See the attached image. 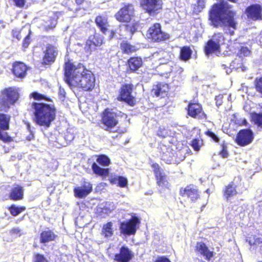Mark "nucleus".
Segmentation results:
<instances>
[{"mask_svg": "<svg viewBox=\"0 0 262 262\" xmlns=\"http://www.w3.org/2000/svg\"><path fill=\"white\" fill-rule=\"evenodd\" d=\"M154 173L157 180V184L162 188H168L169 184L167 180L166 176L158 164L155 163L152 165Z\"/></svg>", "mask_w": 262, "mask_h": 262, "instance_id": "12", "label": "nucleus"}, {"mask_svg": "<svg viewBox=\"0 0 262 262\" xmlns=\"http://www.w3.org/2000/svg\"><path fill=\"white\" fill-rule=\"evenodd\" d=\"M237 192L235 187L232 184H230L227 186L224 190V196L228 200L229 198L235 195Z\"/></svg>", "mask_w": 262, "mask_h": 262, "instance_id": "35", "label": "nucleus"}, {"mask_svg": "<svg viewBox=\"0 0 262 262\" xmlns=\"http://www.w3.org/2000/svg\"><path fill=\"white\" fill-rule=\"evenodd\" d=\"M19 98L17 90L15 88L4 89L0 97V103L3 105V109L8 108L14 104Z\"/></svg>", "mask_w": 262, "mask_h": 262, "instance_id": "4", "label": "nucleus"}, {"mask_svg": "<svg viewBox=\"0 0 262 262\" xmlns=\"http://www.w3.org/2000/svg\"><path fill=\"white\" fill-rule=\"evenodd\" d=\"M224 40V38L222 34L218 33L215 34L212 36V38L210 39V44L212 43L211 42H213V43L219 45V47L220 48V45L223 42Z\"/></svg>", "mask_w": 262, "mask_h": 262, "instance_id": "37", "label": "nucleus"}, {"mask_svg": "<svg viewBox=\"0 0 262 262\" xmlns=\"http://www.w3.org/2000/svg\"><path fill=\"white\" fill-rule=\"evenodd\" d=\"M66 82L71 87L91 91L95 86V78L92 72L81 63L75 64L68 61L64 66Z\"/></svg>", "mask_w": 262, "mask_h": 262, "instance_id": "1", "label": "nucleus"}, {"mask_svg": "<svg viewBox=\"0 0 262 262\" xmlns=\"http://www.w3.org/2000/svg\"><path fill=\"white\" fill-rule=\"evenodd\" d=\"M155 58H158L160 64H164L168 62L169 58L168 53L164 51H161L159 52L154 54Z\"/></svg>", "mask_w": 262, "mask_h": 262, "instance_id": "29", "label": "nucleus"}, {"mask_svg": "<svg viewBox=\"0 0 262 262\" xmlns=\"http://www.w3.org/2000/svg\"><path fill=\"white\" fill-rule=\"evenodd\" d=\"M133 87V85L130 84L123 85L118 97L121 100L127 102L130 105H133L135 104V98L132 94Z\"/></svg>", "mask_w": 262, "mask_h": 262, "instance_id": "10", "label": "nucleus"}, {"mask_svg": "<svg viewBox=\"0 0 262 262\" xmlns=\"http://www.w3.org/2000/svg\"><path fill=\"white\" fill-rule=\"evenodd\" d=\"M120 115L121 117H124L125 118L126 117L125 114H121V112L117 114V113L113 111V110L110 111L108 109H106L103 112V115L102 119L103 124L107 127L105 129H107V128H111L115 126L118 123L117 118Z\"/></svg>", "mask_w": 262, "mask_h": 262, "instance_id": "6", "label": "nucleus"}, {"mask_svg": "<svg viewBox=\"0 0 262 262\" xmlns=\"http://www.w3.org/2000/svg\"><path fill=\"white\" fill-rule=\"evenodd\" d=\"M195 250L197 255L201 256L205 260L208 261L212 260L213 252L211 251L204 243L198 242Z\"/></svg>", "mask_w": 262, "mask_h": 262, "instance_id": "14", "label": "nucleus"}, {"mask_svg": "<svg viewBox=\"0 0 262 262\" xmlns=\"http://www.w3.org/2000/svg\"><path fill=\"white\" fill-rule=\"evenodd\" d=\"M234 16L235 13L229 8L227 3L224 1L214 4L209 13L210 24L215 27L224 25L232 29L229 30L231 35L236 29L237 23Z\"/></svg>", "mask_w": 262, "mask_h": 262, "instance_id": "2", "label": "nucleus"}, {"mask_svg": "<svg viewBox=\"0 0 262 262\" xmlns=\"http://www.w3.org/2000/svg\"><path fill=\"white\" fill-rule=\"evenodd\" d=\"M221 98V96H217L216 97L215 99L216 100V104L217 105H221V102H218V99H220Z\"/></svg>", "mask_w": 262, "mask_h": 262, "instance_id": "61", "label": "nucleus"}, {"mask_svg": "<svg viewBox=\"0 0 262 262\" xmlns=\"http://www.w3.org/2000/svg\"><path fill=\"white\" fill-rule=\"evenodd\" d=\"M180 193L183 196H186L190 198L192 202L196 201L199 197L198 189L196 186L194 185L187 186L184 189L181 190Z\"/></svg>", "mask_w": 262, "mask_h": 262, "instance_id": "19", "label": "nucleus"}, {"mask_svg": "<svg viewBox=\"0 0 262 262\" xmlns=\"http://www.w3.org/2000/svg\"><path fill=\"white\" fill-rule=\"evenodd\" d=\"M212 43L210 44V40L207 42V43L205 48V54L207 55H208L210 54L213 53H216L217 52L220 51V48L219 47V45L211 42Z\"/></svg>", "mask_w": 262, "mask_h": 262, "instance_id": "34", "label": "nucleus"}, {"mask_svg": "<svg viewBox=\"0 0 262 262\" xmlns=\"http://www.w3.org/2000/svg\"><path fill=\"white\" fill-rule=\"evenodd\" d=\"M162 154L161 155V159L167 164H171L173 161L174 153L169 148L164 147L162 149Z\"/></svg>", "mask_w": 262, "mask_h": 262, "instance_id": "24", "label": "nucleus"}, {"mask_svg": "<svg viewBox=\"0 0 262 262\" xmlns=\"http://www.w3.org/2000/svg\"><path fill=\"white\" fill-rule=\"evenodd\" d=\"M97 162L102 166H108L111 163L110 159L105 155H102L98 157Z\"/></svg>", "mask_w": 262, "mask_h": 262, "instance_id": "38", "label": "nucleus"}, {"mask_svg": "<svg viewBox=\"0 0 262 262\" xmlns=\"http://www.w3.org/2000/svg\"><path fill=\"white\" fill-rule=\"evenodd\" d=\"M95 22L100 30L104 34H106V33L108 32L110 34V38L113 37L115 32L113 30H111L110 32L108 31L109 25L108 24L107 19L105 16H98L95 19Z\"/></svg>", "mask_w": 262, "mask_h": 262, "instance_id": "18", "label": "nucleus"}, {"mask_svg": "<svg viewBox=\"0 0 262 262\" xmlns=\"http://www.w3.org/2000/svg\"><path fill=\"white\" fill-rule=\"evenodd\" d=\"M134 14V8L127 4L121 8L115 15L116 18L121 22H129Z\"/></svg>", "mask_w": 262, "mask_h": 262, "instance_id": "9", "label": "nucleus"}, {"mask_svg": "<svg viewBox=\"0 0 262 262\" xmlns=\"http://www.w3.org/2000/svg\"><path fill=\"white\" fill-rule=\"evenodd\" d=\"M246 11L248 17L253 20L260 19L261 17V7L259 5H253L249 7Z\"/></svg>", "mask_w": 262, "mask_h": 262, "instance_id": "20", "label": "nucleus"}, {"mask_svg": "<svg viewBox=\"0 0 262 262\" xmlns=\"http://www.w3.org/2000/svg\"><path fill=\"white\" fill-rule=\"evenodd\" d=\"M155 262H171L167 258L162 256L158 258Z\"/></svg>", "mask_w": 262, "mask_h": 262, "instance_id": "55", "label": "nucleus"}, {"mask_svg": "<svg viewBox=\"0 0 262 262\" xmlns=\"http://www.w3.org/2000/svg\"><path fill=\"white\" fill-rule=\"evenodd\" d=\"M34 262H48V261L42 255L37 254L35 256Z\"/></svg>", "mask_w": 262, "mask_h": 262, "instance_id": "48", "label": "nucleus"}, {"mask_svg": "<svg viewBox=\"0 0 262 262\" xmlns=\"http://www.w3.org/2000/svg\"><path fill=\"white\" fill-rule=\"evenodd\" d=\"M141 6L150 15L158 13L162 9L161 0H141Z\"/></svg>", "mask_w": 262, "mask_h": 262, "instance_id": "8", "label": "nucleus"}, {"mask_svg": "<svg viewBox=\"0 0 262 262\" xmlns=\"http://www.w3.org/2000/svg\"><path fill=\"white\" fill-rule=\"evenodd\" d=\"M34 120L37 124L49 127L55 119L56 110L53 105L43 103H33Z\"/></svg>", "mask_w": 262, "mask_h": 262, "instance_id": "3", "label": "nucleus"}, {"mask_svg": "<svg viewBox=\"0 0 262 262\" xmlns=\"http://www.w3.org/2000/svg\"><path fill=\"white\" fill-rule=\"evenodd\" d=\"M129 67L132 71L137 70L142 64V60L140 57H132L128 61Z\"/></svg>", "mask_w": 262, "mask_h": 262, "instance_id": "28", "label": "nucleus"}, {"mask_svg": "<svg viewBox=\"0 0 262 262\" xmlns=\"http://www.w3.org/2000/svg\"><path fill=\"white\" fill-rule=\"evenodd\" d=\"M232 71V70L231 68H228L226 71V72L227 73V74H230Z\"/></svg>", "mask_w": 262, "mask_h": 262, "instance_id": "62", "label": "nucleus"}, {"mask_svg": "<svg viewBox=\"0 0 262 262\" xmlns=\"http://www.w3.org/2000/svg\"><path fill=\"white\" fill-rule=\"evenodd\" d=\"M146 37L152 41L160 42L168 39L169 38V35L161 30L160 24L155 23L148 29Z\"/></svg>", "mask_w": 262, "mask_h": 262, "instance_id": "5", "label": "nucleus"}, {"mask_svg": "<svg viewBox=\"0 0 262 262\" xmlns=\"http://www.w3.org/2000/svg\"><path fill=\"white\" fill-rule=\"evenodd\" d=\"M205 6L204 0H198L196 4H194L193 6L194 13L198 14L205 8Z\"/></svg>", "mask_w": 262, "mask_h": 262, "instance_id": "40", "label": "nucleus"}, {"mask_svg": "<svg viewBox=\"0 0 262 262\" xmlns=\"http://www.w3.org/2000/svg\"><path fill=\"white\" fill-rule=\"evenodd\" d=\"M113 224L108 222L104 225L102 229V234L106 238L111 237L113 235L114 231L112 228Z\"/></svg>", "mask_w": 262, "mask_h": 262, "instance_id": "31", "label": "nucleus"}, {"mask_svg": "<svg viewBox=\"0 0 262 262\" xmlns=\"http://www.w3.org/2000/svg\"><path fill=\"white\" fill-rule=\"evenodd\" d=\"M222 66V67L224 68V69H226V66L225 64H223Z\"/></svg>", "mask_w": 262, "mask_h": 262, "instance_id": "63", "label": "nucleus"}, {"mask_svg": "<svg viewBox=\"0 0 262 262\" xmlns=\"http://www.w3.org/2000/svg\"><path fill=\"white\" fill-rule=\"evenodd\" d=\"M251 118L255 124L262 127V114L253 113Z\"/></svg>", "mask_w": 262, "mask_h": 262, "instance_id": "41", "label": "nucleus"}, {"mask_svg": "<svg viewBox=\"0 0 262 262\" xmlns=\"http://www.w3.org/2000/svg\"><path fill=\"white\" fill-rule=\"evenodd\" d=\"M31 96L33 98H34L36 100H42V99H45L47 100L46 96L44 95H42L41 94H40L39 93H38L37 92H34L31 94Z\"/></svg>", "mask_w": 262, "mask_h": 262, "instance_id": "49", "label": "nucleus"}, {"mask_svg": "<svg viewBox=\"0 0 262 262\" xmlns=\"http://www.w3.org/2000/svg\"><path fill=\"white\" fill-rule=\"evenodd\" d=\"M29 33L24 38V40L23 41V47L24 48H27L30 43V34L31 33V31L30 30H29Z\"/></svg>", "mask_w": 262, "mask_h": 262, "instance_id": "47", "label": "nucleus"}, {"mask_svg": "<svg viewBox=\"0 0 262 262\" xmlns=\"http://www.w3.org/2000/svg\"><path fill=\"white\" fill-rule=\"evenodd\" d=\"M84 0H76V3L80 5L83 2Z\"/></svg>", "mask_w": 262, "mask_h": 262, "instance_id": "60", "label": "nucleus"}, {"mask_svg": "<svg viewBox=\"0 0 262 262\" xmlns=\"http://www.w3.org/2000/svg\"><path fill=\"white\" fill-rule=\"evenodd\" d=\"M140 223L137 217H133L126 222L121 223L120 230L121 233L124 235L135 234L137 230V225Z\"/></svg>", "mask_w": 262, "mask_h": 262, "instance_id": "7", "label": "nucleus"}, {"mask_svg": "<svg viewBox=\"0 0 262 262\" xmlns=\"http://www.w3.org/2000/svg\"><path fill=\"white\" fill-rule=\"evenodd\" d=\"M110 181L113 184H118L120 187H126L128 183L127 179L126 178L116 175H112L110 178Z\"/></svg>", "mask_w": 262, "mask_h": 262, "instance_id": "25", "label": "nucleus"}, {"mask_svg": "<svg viewBox=\"0 0 262 262\" xmlns=\"http://www.w3.org/2000/svg\"><path fill=\"white\" fill-rule=\"evenodd\" d=\"M25 29L19 30L15 29L12 31V35L13 37L16 38L18 40H20L22 37V34H24Z\"/></svg>", "mask_w": 262, "mask_h": 262, "instance_id": "43", "label": "nucleus"}, {"mask_svg": "<svg viewBox=\"0 0 262 262\" xmlns=\"http://www.w3.org/2000/svg\"><path fill=\"white\" fill-rule=\"evenodd\" d=\"M6 23L4 21L0 20V32L1 30L5 28Z\"/></svg>", "mask_w": 262, "mask_h": 262, "instance_id": "58", "label": "nucleus"}, {"mask_svg": "<svg viewBox=\"0 0 262 262\" xmlns=\"http://www.w3.org/2000/svg\"><path fill=\"white\" fill-rule=\"evenodd\" d=\"M92 190V185L88 182H84L80 186L74 189V194L76 197L83 198L87 196Z\"/></svg>", "mask_w": 262, "mask_h": 262, "instance_id": "16", "label": "nucleus"}, {"mask_svg": "<svg viewBox=\"0 0 262 262\" xmlns=\"http://www.w3.org/2000/svg\"><path fill=\"white\" fill-rule=\"evenodd\" d=\"M133 254L127 247L122 246L119 253L116 254L114 260L118 262H128L133 257Z\"/></svg>", "mask_w": 262, "mask_h": 262, "instance_id": "17", "label": "nucleus"}, {"mask_svg": "<svg viewBox=\"0 0 262 262\" xmlns=\"http://www.w3.org/2000/svg\"><path fill=\"white\" fill-rule=\"evenodd\" d=\"M103 42L102 36L99 33H95L94 35L89 36L86 41L85 49L88 52H90L92 48L100 46Z\"/></svg>", "mask_w": 262, "mask_h": 262, "instance_id": "15", "label": "nucleus"}, {"mask_svg": "<svg viewBox=\"0 0 262 262\" xmlns=\"http://www.w3.org/2000/svg\"><path fill=\"white\" fill-rule=\"evenodd\" d=\"M121 48L124 53L127 54L134 52L136 50V47L130 45L125 41H122L121 43Z\"/></svg>", "mask_w": 262, "mask_h": 262, "instance_id": "36", "label": "nucleus"}, {"mask_svg": "<svg viewBox=\"0 0 262 262\" xmlns=\"http://www.w3.org/2000/svg\"><path fill=\"white\" fill-rule=\"evenodd\" d=\"M93 172L100 176H107L109 174L108 168H103L99 167L96 163H94L92 166Z\"/></svg>", "mask_w": 262, "mask_h": 262, "instance_id": "30", "label": "nucleus"}, {"mask_svg": "<svg viewBox=\"0 0 262 262\" xmlns=\"http://www.w3.org/2000/svg\"><path fill=\"white\" fill-rule=\"evenodd\" d=\"M23 190L22 187L17 186L13 188L10 193V198L13 200H19L23 198Z\"/></svg>", "mask_w": 262, "mask_h": 262, "instance_id": "27", "label": "nucleus"}, {"mask_svg": "<svg viewBox=\"0 0 262 262\" xmlns=\"http://www.w3.org/2000/svg\"><path fill=\"white\" fill-rule=\"evenodd\" d=\"M57 235L51 230L44 231L40 234V243H46L54 241Z\"/></svg>", "mask_w": 262, "mask_h": 262, "instance_id": "26", "label": "nucleus"}, {"mask_svg": "<svg viewBox=\"0 0 262 262\" xmlns=\"http://www.w3.org/2000/svg\"><path fill=\"white\" fill-rule=\"evenodd\" d=\"M206 134L209 137H211L215 142H217L219 141V138L214 133L208 130L207 131Z\"/></svg>", "mask_w": 262, "mask_h": 262, "instance_id": "51", "label": "nucleus"}, {"mask_svg": "<svg viewBox=\"0 0 262 262\" xmlns=\"http://www.w3.org/2000/svg\"><path fill=\"white\" fill-rule=\"evenodd\" d=\"M8 138L7 133H3L0 130V139L4 141H7Z\"/></svg>", "mask_w": 262, "mask_h": 262, "instance_id": "52", "label": "nucleus"}, {"mask_svg": "<svg viewBox=\"0 0 262 262\" xmlns=\"http://www.w3.org/2000/svg\"><path fill=\"white\" fill-rule=\"evenodd\" d=\"M250 54V51L246 47H241L238 52V55L240 57L243 56H248Z\"/></svg>", "mask_w": 262, "mask_h": 262, "instance_id": "44", "label": "nucleus"}, {"mask_svg": "<svg viewBox=\"0 0 262 262\" xmlns=\"http://www.w3.org/2000/svg\"><path fill=\"white\" fill-rule=\"evenodd\" d=\"M26 209L25 207H18L15 205H12L10 208L9 210L11 214L13 216H16Z\"/></svg>", "mask_w": 262, "mask_h": 262, "instance_id": "39", "label": "nucleus"}, {"mask_svg": "<svg viewBox=\"0 0 262 262\" xmlns=\"http://www.w3.org/2000/svg\"><path fill=\"white\" fill-rule=\"evenodd\" d=\"M192 50L187 46H184L181 49L180 59L184 61L189 60L191 56Z\"/></svg>", "mask_w": 262, "mask_h": 262, "instance_id": "32", "label": "nucleus"}, {"mask_svg": "<svg viewBox=\"0 0 262 262\" xmlns=\"http://www.w3.org/2000/svg\"><path fill=\"white\" fill-rule=\"evenodd\" d=\"M59 93L60 95L62 96L63 97L65 96L66 92L63 89H61V88H60Z\"/></svg>", "mask_w": 262, "mask_h": 262, "instance_id": "59", "label": "nucleus"}, {"mask_svg": "<svg viewBox=\"0 0 262 262\" xmlns=\"http://www.w3.org/2000/svg\"><path fill=\"white\" fill-rule=\"evenodd\" d=\"M57 48L51 45H48L44 51L42 63L45 64H50L54 62L58 54Z\"/></svg>", "mask_w": 262, "mask_h": 262, "instance_id": "13", "label": "nucleus"}, {"mask_svg": "<svg viewBox=\"0 0 262 262\" xmlns=\"http://www.w3.org/2000/svg\"><path fill=\"white\" fill-rule=\"evenodd\" d=\"M201 144V141L197 139H194L192 141L191 145L195 150L198 151L200 149V147Z\"/></svg>", "mask_w": 262, "mask_h": 262, "instance_id": "45", "label": "nucleus"}, {"mask_svg": "<svg viewBox=\"0 0 262 262\" xmlns=\"http://www.w3.org/2000/svg\"><path fill=\"white\" fill-rule=\"evenodd\" d=\"M15 5L18 7H22L25 5V0H13Z\"/></svg>", "mask_w": 262, "mask_h": 262, "instance_id": "53", "label": "nucleus"}, {"mask_svg": "<svg viewBox=\"0 0 262 262\" xmlns=\"http://www.w3.org/2000/svg\"><path fill=\"white\" fill-rule=\"evenodd\" d=\"M255 86L257 92L262 94V77L255 80Z\"/></svg>", "mask_w": 262, "mask_h": 262, "instance_id": "46", "label": "nucleus"}, {"mask_svg": "<svg viewBox=\"0 0 262 262\" xmlns=\"http://www.w3.org/2000/svg\"><path fill=\"white\" fill-rule=\"evenodd\" d=\"M10 117L9 115L0 114V128L3 130H7L9 127Z\"/></svg>", "mask_w": 262, "mask_h": 262, "instance_id": "33", "label": "nucleus"}, {"mask_svg": "<svg viewBox=\"0 0 262 262\" xmlns=\"http://www.w3.org/2000/svg\"><path fill=\"white\" fill-rule=\"evenodd\" d=\"M157 135L159 137L165 138L167 135V132L165 129L159 128L158 130Z\"/></svg>", "mask_w": 262, "mask_h": 262, "instance_id": "50", "label": "nucleus"}, {"mask_svg": "<svg viewBox=\"0 0 262 262\" xmlns=\"http://www.w3.org/2000/svg\"><path fill=\"white\" fill-rule=\"evenodd\" d=\"M202 111V107L198 103H190L188 106V113L192 117H201L204 114Z\"/></svg>", "mask_w": 262, "mask_h": 262, "instance_id": "23", "label": "nucleus"}, {"mask_svg": "<svg viewBox=\"0 0 262 262\" xmlns=\"http://www.w3.org/2000/svg\"><path fill=\"white\" fill-rule=\"evenodd\" d=\"M168 91V85L166 83H160L153 86L152 93L157 97H163Z\"/></svg>", "mask_w": 262, "mask_h": 262, "instance_id": "21", "label": "nucleus"}, {"mask_svg": "<svg viewBox=\"0 0 262 262\" xmlns=\"http://www.w3.org/2000/svg\"><path fill=\"white\" fill-rule=\"evenodd\" d=\"M253 139V133L251 129H243L237 134L236 142L238 145L244 146L252 143Z\"/></svg>", "mask_w": 262, "mask_h": 262, "instance_id": "11", "label": "nucleus"}, {"mask_svg": "<svg viewBox=\"0 0 262 262\" xmlns=\"http://www.w3.org/2000/svg\"><path fill=\"white\" fill-rule=\"evenodd\" d=\"M27 129L30 133V135L27 137V139L29 140H31L32 139H33L34 138V134H33V132L31 129L30 125L29 124H28V125H27Z\"/></svg>", "mask_w": 262, "mask_h": 262, "instance_id": "54", "label": "nucleus"}, {"mask_svg": "<svg viewBox=\"0 0 262 262\" xmlns=\"http://www.w3.org/2000/svg\"><path fill=\"white\" fill-rule=\"evenodd\" d=\"M27 70V66L23 62H17L13 66V73L17 77L24 78Z\"/></svg>", "mask_w": 262, "mask_h": 262, "instance_id": "22", "label": "nucleus"}, {"mask_svg": "<svg viewBox=\"0 0 262 262\" xmlns=\"http://www.w3.org/2000/svg\"><path fill=\"white\" fill-rule=\"evenodd\" d=\"M246 241L248 242L249 245L251 246L257 245L262 243V239L260 238H256L255 236H251L247 238Z\"/></svg>", "mask_w": 262, "mask_h": 262, "instance_id": "42", "label": "nucleus"}, {"mask_svg": "<svg viewBox=\"0 0 262 262\" xmlns=\"http://www.w3.org/2000/svg\"><path fill=\"white\" fill-rule=\"evenodd\" d=\"M20 229L18 228H13L11 232L13 233V234H19L20 233Z\"/></svg>", "mask_w": 262, "mask_h": 262, "instance_id": "57", "label": "nucleus"}, {"mask_svg": "<svg viewBox=\"0 0 262 262\" xmlns=\"http://www.w3.org/2000/svg\"><path fill=\"white\" fill-rule=\"evenodd\" d=\"M206 191L208 194H209V190L208 189H207Z\"/></svg>", "mask_w": 262, "mask_h": 262, "instance_id": "64", "label": "nucleus"}, {"mask_svg": "<svg viewBox=\"0 0 262 262\" xmlns=\"http://www.w3.org/2000/svg\"><path fill=\"white\" fill-rule=\"evenodd\" d=\"M220 155L224 158H227L228 157V152L224 148H223L222 150L220 152Z\"/></svg>", "mask_w": 262, "mask_h": 262, "instance_id": "56", "label": "nucleus"}]
</instances>
